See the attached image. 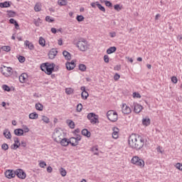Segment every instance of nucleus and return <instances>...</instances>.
<instances>
[{
	"mask_svg": "<svg viewBox=\"0 0 182 182\" xmlns=\"http://www.w3.org/2000/svg\"><path fill=\"white\" fill-rule=\"evenodd\" d=\"M24 46H26L29 50H33V49H35V46H33V43L29 42L28 40L24 41Z\"/></svg>",
	"mask_w": 182,
	"mask_h": 182,
	"instance_id": "2eb2a0df",
	"label": "nucleus"
},
{
	"mask_svg": "<svg viewBox=\"0 0 182 182\" xmlns=\"http://www.w3.org/2000/svg\"><path fill=\"white\" fill-rule=\"evenodd\" d=\"M19 147H21V144H14L13 145H11V149H12L13 150H16V149H19Z\"/></svg>",
	"mask_w": 182,
	"mask_h": 182,
	"instance_id": "c03bdc74",
	"label": "nucleus"
},
{
	"mask_svg": "<svg viewBox=\"0 0 182 182\" xmlns=\"http://www.w3.org/2000/svg\"><path fill=\"white\" fill-rule=\"evenodd\" d=\"M92 151L95 156H99L98 149L96 146H93L92 148Z\"/></svg>",
	"mask_w": 182,
	"mask_h": 182,
	"instance_id": "a19ab883",
	"label": "nucleus"
},
{
	"mask_svg": "<svg viewBox=\"0 0 182 182\" xmlns=\"http://www.w3.org/2000/svg\"><path fill=\"white\" fill-rule=\"evenodd\" d=\"M18 79H19L20 83H26V80H28V74L22 73L19 76Z\"/></svg>",
	"mask_w": 182,
	"mask_h": 182,
	"instance_id": "4468645a",
	"label": "nucleus"
},
{
	"mask_svg": "<svg viewBox=\"0 0 182 182\" xmlns=\"http://www.w3.org/2000/svg\"><path fill=\"white\" fill-rule=\"evenodd\" d=\"M1 149L2 150H4L5 151H6V150H8V149H9V146L7 144H3L1 145Z\"/></svg>",
	"mask_w": 182,
	"mask_h": 182,
	"instance_id": "de8ad7c7",
	"label": "nucleus"
},
{
	"mask_svg": "<svg viewBox=\"0 0 182 182\" xmlns=\"http://www.w3.org/2000/svg\"><path fill=\"white\" fill-rule=\"evenodd\" d=\"M133 95H134V97H137V98L141 97V96H140L139 93L134 92Z\"/></svg>",
	"mask_w": 182,
	"mask_h": 182,
	"instance_id": "69168bd1",
	"label": "nucleus"
},
{
	"mask_svg": "<svg viewBox=\"0 0 182 182\" xmlns=\"http://www.w3.org/2000/svg\"><path fill=\"white\" fill-rule=\"evenodd\" d=\"M87 119L90 120V123L92 124H96V123H99V115H96V114L93 112H90L87 114Z\"/></svg>",
	"mask_w": 182,
	"mask_h": 182,
	"instance_id": "423d86ee",
	"label": "nucleus"
},
{
	"mask_svg": "<svg viewBox=\"0 0 182 182\" xmlns=\"http://www.w3.org/2000/svg\"><path fill=\"white\" fill-rule=\"evenodd\" d=\"M109 36H111V38H116V32H114V31L110 32Z\"/></svg>",
	"mask_w": 182,
	"mask_h": 182,
	"instance_id": "0e129e2a",
	"label": "nucleus"
},
{
	"mask_svg": "<svg viewBox=\"0 0 182 182\" xmlns=\"http://www.w3.org/2000/svg\"><path fill=\"white\" fill-rule=\"evenodd\" d=\"M2 89L5 92H11V87H9V86H8L7 85H3Z\"/></svg>",
	"mask_w": 182,
	"mask_h": 182,
	"instance_id": "ea45409f",
	"label": "nucleus"
},
{
	"mask_svg": "<svg viewBox=\"0 0 182 182\" xmlns=\"http://www.w3.org/2000/svg\"><path fill=\"white\" fill-rule=\"evenodd\" d=\"M69 144H71L73 147H76L79 144V141L75 137H71L69 139Z\"/></svg>",
	"mask_w": 182,
	"mask_h": 182,
	"instance_id": "dca6fc26",
	"label": "nucleus"
},
{
	"mask_svg": "<svg viewBox=\"0 0 182 182\" xmlns=\"http://www.w3.org/2000/svg\"><path fill=\"white\" fill-rule=\"evenodd\" d=\"M142 124L144 126H149L150 124V118H144L142 119Z\"/></svg>",
	"mask_w": 182,
	"mask_h": 182,
	"instance_id": "c85d7f7f",
	"label": "nucleus"
},
{
	"mask_svg": "<svg viewBox=\"0 0 182 182\" xmlns=\"http://www.w3.org/2000/svg\"><path fill=\"white\" fill-rule=\"evenodd\" d=\"M16 176L22 180H25V178H26V173L21 168L16 170Z\"/></svg>",
	"mask_w": 182,
	"mask_h": 182,
	"instance_id": "0eeeda50",
	"label": "nucleus"
},
{
	"mask_svg": "<svg viewBox=\"0 0 182 182\" xmlns=\"http://www.w3.org/2000/svg\"><path fill=\"white\" fill-rule=\"evenodd\" d=\"M53 137L54 138V141L57 143L58 141H60V139L65 137V135L63 134V131L60 129H55L54 130Z\"/></svg>",
	"mask_w": 182,
	"mask_h": 182,
	"instance_id": "7ed1b4c3",
	"label": "nucleus"
},
{
	"mask_svg": "<svg viewBox=\"0 0 182 182\" xmlns=\"http://www.w3.org/2000/svg\"><path fill=\"white\" fill-rule=\"evenodd\" d=\"M105 3L106 6H109V7L113 6V4H112V2L109 1H105Z\"/></svg>",
	"mask_w": 182,
	"mask_h": 182,
	"instance_id": "bf43d9fd",
	"label": "nucleus"
},
{
	"mask_svg": "<svg viewBox=\"0 0 182 182\" xmlns=\"http://www.w3.org/2000/svg\"><path fill=\"white\" fill-rule=\"evenodd\" d=\"M9 6H11V3L9 1L0 3V8H9Z\"/></svg>",
	"mask_w": 182,
	"mask_h": 182,
	"instance_id": "b1692460",
	"label": "nucleus"
},
{
	"mask_svg": "<svg viewBox=\"0 0 182 182\" xmlns=\"http://www.w3.org/2000/svg\"><path fill=\"white\" fill-rule=\"evenodd\" d=\"M63 55L65 58V59H67V60H70V59H72V57H71L70 53L66 50H64L63 52Z\"/></svg>",
	"mask_w": 182,
	"mask_h": 182,
	"instance_id": "393cba45",
	"label": "nucleus"
},
{
	"mask_svg": "<svg viewBox=\"0 0 182 182\" xmlns=\"http://www.w3.org/2000/svg\"><path fill=\"white\" fill-rule=\"evenodd\" d=\"M67 123L70 129H75V122L73 121L68 119Z\"/></svg>",
	"mask_w": 182,
	"mask_h": 182,
	"instance_id": "7c9ffc66",
	"label": "nucleus"
},
{
	"mask_svg": "<svg viewBox=\"0 0 182 182\" xmlns=\"http://www.w3.org/2000/svg\"><path fill=\"white\" fill-rule=\"evenodd\" d=\"M112 138L113 139H119V128L113 127L112 128Z\"/></svg>",
	"mask_w": 182,
	"mask_h": 182,
	"instance_id": "6ab92c4d",
	"label": "nucleus"
},
{
	"mask_svg": "<svg viewBox=\"0 0 182 182\" xmlns=\"http://www.w3.org/2000/svg\"><path fill=\"white\" fill-rule=\"evenodd\" d=\"M60 173L62 177H66L67 172L65 168H60Z\"/></svg>",
	"mask_w": 182,
	"mask_h": 182,
	"instance_id": "4c0bfd02",
	"label": "nucleus"
},
{
	"mask_svg": "<svg viewBox=\"0 0 182 182\" xmlns=\"http://www.w3.org/2000/svg\"><path fill=\"white\" fill-rule=\"evenodd\" d=\"M68 4V2L65 0H59L58 5L60 6H65Z\"/></svg>",
	"mask_w": 182,
	"mask_h": 182,
	"instance_id": "58836bf2",
	"label": "nucleus"
},
{
	"mask_svg": "<svg viewBox=\"0 0 182 182\" xmlns=\"http://www.w3.org/2000/svg\"><path fill=\"white\" fill-rule=\"evenodd\" d=\"M116 50H117V48H116L115 46H112V47L109 48L107 50V53L108 55H112V53H114V52H116Z\"/></svg>",
	"mask_w": 182,
	"mask_h": 182,
	"instance_id": "412c9836",
	"label": "nucleus"
},
{
	"mask_svg": "<svg viewBox=\"0 0 182 182\" xmlns=\"http://www.w3.org/2000/svg\"><path fill=\"white\" fill-rule=\"evenodd\" d=\"M81 133L82 136H85V137H90V132H89L87 129H84L81 131Z\"/></svg>",
	"mask_w": 182,
	"mask_h": 182,
	"instance_id": "a878e982",
	"label": "nucleus"
},
{
	"mask_svg": "<svg viewBox=\"0 0 182 182\" xmlns=\"http://www.w3.org/2000/svg\"><path fill=\"white\" fill-rule=\"evenodd\" d=\"M146 141H147V139L136 134H132L128 139L129 146L132 149H135V150H141L144 147Z\"/></svg>",
	"mask_w": 182,
	"mask_h": 182,
	"instance_id": "f257e3e1",
	"label": "nucleus"
},
{
	"mask_svg": "<svg viewBox=\"0 0 182 182\" xmlns=\"http://www.w3.org/2000/svg\"><path fill=\"white\" fill-rule=\"evenodd\" d=\"M38 165L40 166V167H41V168H45V167L46 166V162H45L43 161H40Z\"/></svg>",
	"mask_w": 182,
	"mask_h": 182,
	"instance_id": "09e8293b",
	"label": "nucleus"
},
{
	"mask_svg": "<svg viewBox=\"0 0 182 182\" xmlns=\"http://www.w3.org/2000/svg\"><path fill=\"white\" fill-rule=\"evenodd\" d=\"M55 63H43L41 65L40 69H55Z\"/></svg>",
	"mask_w": 182,
	"mask_h": 182,
	"instance_id": "6e6552de",
	"label": "nucleus"
},
{
	"mask_svg": "<svg viewBox=\"0 0 182 182\" xmlns=\"http://www.w3.org/2000/svg\"><path fill=\"white\" fill-rule=\"evenodd\" d=\"M131 162L132 164H134L135 166H138L139 167H141V168L144 167V161L141 159H139V156H134L132 159Z\"/></svg>",
	"mask_w": 182,
	"mask_h": 182,
	"instance_id": "39448f33",
	"label": "nucleus"
},
{
	"mask_svg": "<svg viewBox=\"0 0 182 182\" xmlns=\"http://www.w3.org/2000/svg\"><path fill=\"white\" fill-rule=\"evenodd\" d=\"M74 90L72 88H65V93L67 95H72L73 93Z\"/></svg>",
	"mask_w": 182,
	"mask_h": 182,
	"instance_id": "a18cd8bd",
	"label": "nucleus"
},
{
	"mask_svg": "<svg viewBox=\"0 0 182 182\" xmlns=\"http://www.w3.org/2000/svg\"><path fill=\"white\" fill-rule=\"evenodd\" d=\"M134 110L135 113H140L141 110H143V106L139 104H134Z\"/></svg>",
	"mask_w": 182,
	"mask_h": 182,
	"instance_id": "a211bd4d",
	"label": "nucleus"
},
{
	"mask_svg": "<svg viewBox=\"0 0 182 182\" xmlns=\"http://www.w3.org/2000/svg\"><path fill=\"white\" fill-rule=\"evenodd\" d=\"M107 117L108 120L114 123V122H117L119 116L117 115V112L113 110H109L107 112Z\"/></svg>",
	"mask_w": 182,
	"mask_h": 182,
	"instance_id": "20e7f679",
	"label": "nucleus"
},
{
	"mask_svg": "<svg viewBox=\"0 0 182 182\" xmlns=\"http://www.w3.org/2000/svg\"><path fill=\"white\" fill-rule=\"evenodd\" d=\"M122 111L124 114H130L132 113V109L126 104L122 105Z\"/></svg>",
	"mask_w": 182,
	"mask_h": 182,
	"instance_id": "1a4fd4ad",
	"label": "nucleus"
},
{
	"mask_svg": "<svg viewBox=\"0 0 182 182\" xmlns=\"http://www.w3.org/2000/svg\"><path fill=\"white\" fill-rule=\"evenodd\" d=\"M16 176V171L8 170L5 172V176L6 178H14Z\"/></svg>",
	"mask_w": 182,
	"mask_h": 182,
	"instance_id": "9d476101",
	"label": "nucleus"
},
{
	"mask_svg": "<svg viewBox=\"0 0 182 182\" xmlns=\"http://www.w3.org/2000/svg\"><path fill=\"white\" fill-rule=\"evenodd\" d=\"M41 23H42V20L41 19V18H38L37 19L33 20V23L36 26H40Z\"/></svg>",
	"mask_w": 182,
	"mask_h": 182,
	"instance_id": "473e14b6",
	"label": "nucleus"
},
{
	"mask_svg": "<svg viewBox=\"0 0 182 182\" xmlns=\"http://www.w3.org/2000/svg\"><path fill=\"white\" fill-rule=\"evenodd\" d=\"M15 15H16V13L12 10L7 11V16L9 18H14Z\"/></svg>",
	"mask_w": 182,
	"mask_h": 182,
	"instance_id": "cd10ccee",
	"label": "nucleus"
},
{
	"mask_svg": "<svg viewBox=\"0 0 182 182\" xmlns=\"http://www.w3.org/2000/svg\"><path fill=\"white\" fill-rule=\"evenodd\" d=\"M76 19L78 22H83V21H85V17H83L82 15H80L77 16Z\"/></svg>",
	"mask_w": 182,
	"mask_h": 182,
	"instance_id": "37998d69",
	"label": "nucleus"
},
{
	"mask_svg": "<svg viewBox=\"0 0 182 182\" xmlns=\"http://www.w3.org/2000/svg\"><path fill=\"white\" fill-rule=\"evenodd\" d=\"M109 55H104V60H105V63H109Z\"/></svg>",
	"mask_w": 182,
	"mask_h": 182,
	"instance_id": "13d9d810",
	"label": "nucleus"
},
{
	"mask_svg": "<svg viewBox=\"0 0 182 182\" xmlns=\"http://www.w3.org/2000/svg\"><path fill=\"white\" fill-rule=\"evenodd\" d=\"M41 9L42 7L41 6V4L39 3H37L34 6V11H36V12H39L41 11Z\"/></svg>",
	"mask_w": 182,
	"mask_h": 182,
	"instance_id": "f704fd0d",
	"label": "nucleus"
},
{
	"mask_svg": "<svg viewBox=\"0 0 182 182\" xmlns=\"http://www.w3.org/2000/svg\"><path fill=\"white\" fill-rule=\"evenodd\" d=\"M20 146H21V147H26V143L24 141H22L20 142Z\"/></svg>",
	"mask_w": 182,
	"mask_h": 182,
	"instance_id": "338daca9",
	"label": "nucleus"
},
{
	"mask_svg": "<svg viewBox=\"0 0 182 182\" xmlns=\"http://www.w3.org/2000/svg\"><path fill=\"white\" fill-rule=\"evenodd\" d=\"M36 110H39V112H42L43 110V105L41 103L36 104Z\"/></svg>",
	"mask_w": 182,
	"mask_h": 182,
	"instance_id": "72a5a7b5",
	"label": "nucleus"
},
{
	"mask_svg": "<svg viewBox=\"0 0 182 182\" xmlns=\"http://www.w3.org/2000/svg\"><path fill=\"white\" fill-rule=\"evenodd\" d=\"M9 23L12 25H14L16 29L19 30V23H18V21H16V20H15L14 18H10Z\"/></svg>",
	"mask_w": 182,
	"mask_h": 182,
	"instance_id": "aec40b11",
	"label": "nucleus"
},
{
	"mask_svg": "<svg viewBox=\"0 0 182 182\" xmlns=\"http://www.w3.org/2000/svg\"><path fill=\"white\" fill-rule=\"evenodd\" d=\"M75 60H71V62H68L65 63V68L66 69H75V68H76V63H75Z\"/></svg>",
	"mask_w": 182,
	"mask_h": 182,
	"instance_id": "f8f14e48",
	"label": "nucleus"
},
{
	"mask_svg": "<svg viewBox=\"0 0 182 182\" xmlns=\"http://www.w3.org/2000/svg\"><path fill=\"white\" fill-rule=\"evenodd\" d=\"M4 135L6 137V139H11L12 137V135L11 134V132L6 129L4 132Z\"/></svg>",
	"mask_w": 182,
	"mask_h": 182,
	"instance_id": "c756f323",
	"label": "nucleus"
},
{
	"mask_svg": "<svg viewBox=\"0 0 182 182\" xmlns=\"http://www.w3.org/2000/svg\"><path fill=\"white\" fill-rule=\"evenodd\" d=\"M57 143H60L61 146H63L64 147H66V146H69V139L63 137L60 139V141H58Z\"/></svg>",
	"mask_w": 182,
	"mask_h": 182,
	"instance_id": "f3484780",
	"label": "nucleus"
},
{
	"mask_svg": "<svg viewBox=\"0 0 182 182\" xmlns=\"http://www.w3.org/2000/svg\"><path fill=\"white\" fill-rule=\"evenodd\" d=\"M96 5L97 8L102 11V12H106V9H105V6H102V4L97 2Z\"/></svg>",
	"mask_w": 182,
	"mask_h": 182,
	"instance_id": "e433bc0d",
	"label": "nucleus"
},
{
	"mask_svg": "<svg viewBox=\"0 0 182 182\" xmlns=\"http://www.w3.org/2000/svg\"><path fill=\"white\" fill-rule=\"evenodd\" d=\"M120 79V75L115 73L114 75V80L117 81Z\"/></svg>",
	"mask_w": 182,
	"mask_h": 182,
	"instance_id": "6e6d98bb",
	"label": "nucleus"
},
{
	"mask_svg": "<svg viewBox=\"0 0 182 182\" xmlns=\"http://www.w3.org/2000/svg\"><path fill=\"white\" fill-rule=\"evenodd\" d=\"M42 120L44 123H49V118L46 116H43Z\"/></svg>",
	"mask_w": 182,
	"mask_h": 182,
	"instance_id": "5fc2aeb1",
	"label": "nucleus"
},
{
	"mask_svg": "<svg viewBox=\"0 0 182 182\" xmlns=\"http://www.w3.org/2000/svg\"><path fill=\"white\" fill-rule=\"evenodd\" d=\"M82 109H83V105H82V104H78L77 105V112H82Z\"/></svg>",
	"mask_w": 182,
	"mask_h": 182,
	"instance_id": "603ef678",
	"label": "nucleus"
},
{
	"mask_svg": "<svg viewBox=\"0 0 182 182\" xmlns=\"http://www.w3.org/2000/svg\"><path fill=\"white\" fill-rule=\"evenodd\" d=\"M114 9H115V11H117V12H120V11H122V8L120 7L119 4L114 5Z\"/></svg>",
	"mask_w": 182,
	"mask_h": 182,
	"instance_id": "8fccbe9b",
	"label": "nucleus"
},
{
	"mask_svg": "<svg viewBox=\"0 0 182 182\" xmlns=\"http://www.w3.org/2000/svg\"><path fill=\"white\" fill-rule=\"evenodd\" d=\"M53 169L52 168V166H48L47 168L48 173H51Z\"/></svg>",
	"mask_w": 182,
	"mask_h": 182,
	"instance_id": "774afa93",
	"label": "nucleus"
},
{
	"mask_svg": "<svg viewBox=\"0 0 182 182\" xmlns=\"http://www.w3.org/2000/svg\"><path fill=\"white\" fill-rule=\"evenodd\" d=\"M18 59V62H20V63H23V62H25V60H26L25 57H23L22 55H19Z\"/></svg>",
	"mask_w": 182,
	"mask_h": 182,
	"instance_id": "3c124183",
	"label": "nucleus"
},
{
	"mask_svg": "<svg viewBox=\"0 0 182 182\" xmlns=\"http://www.w3.org/2000/svg\"><path fill=\"white\" fill-rule=\"evenodd\" d=\"M76 46L82 52H86V50L88 48L87 41L85 38H80L77 42Z\"/></svg>",
	"mask_w": 182,
	"mask_h": 182,
	"instance_id": "f03ea898",
	"label": "nucleus"
},
{
	"mask_svg": "<svg viewBox=\"0 0 182 182\" xmlns=\"http://www.w3.org/2000/svg\"><path fill=\"white\" fill-rule=\"evenodd\" d=\"M78 69H86V65H85V64H80L78 65Z\"/></svg>",
	"mask_w": 182,
	"mask_h": 182,
	"instance_id": "052dcab7",
	"label": "nucleus"
},
{
	"mask_svg": "<svg viewBox=\"0 0 182 182\" xmlns=\"http://www.w3.org/2000/svg\"><path fill=\"white\" fill-rule=\"evenodd\" d=\"M43 72H45L46 75H50L53 72H56L58 70L55 69H41Z\"/></svg>",
	"mask_w": 182,
	"mask_h": 182,
	"instance_id": "5701e85b",
	"label": "nucleus"
},
{
	"mask_svg": "<svg viewBox=\"0 0 182 182\" xmlns=\"http://www.w3.org/2000/svg\"><path fill=\"white\" fill-rule=\"evenodd\" d=\"M14 134H16V136H23V129H15Z\"/></svg>",
	"mask_w": 182,
	"mask_h": 182,
	"instance_id": "4be33fe9",
	"label": "nucleus"
},
{
	"mask_svg": "<svg viewBox=\"0 0 182 182\" xmlns=\"http://www.w3.org/2000/svg\"><path fill=\"white\" fill-rule=\"evenodd\" d=\"M81 97L82 99H84V100H86V99L89 97V93H87L86 91H82L81 93Z\"/></svg>",
	"mask_w": 182,
	"mask_h": 182,
	"instance_id": "2f4dec72",
	"label": "nucleus"
},
{
	"mask_svg": "<svg viewBox=\"0 0 182 182\" xmlns=\"http://www.w3.org/2000/svg\"><path fill=\"white\" fill-rule=\"evenodd\" d=\"M46 22H49V23L55 22V19L53 18L50 17V16H47L46 17Z\"/></svg>",
	"mask_w": 182,
	"mask_h": 182,
	"instance_id": "79ce46f5",
	"label": "nucleus"
},
{
	"mask_svg": "<svg viewBox=\"0 0 182 182\" xmlns=\"http://www.w3.org/2000/svg\"><path fill=\"white\" fill-rule=\"evenodd\" d=\"M3 50H4V52H10L11 50V46H4L2 47Z\"/></svg>",
	"mask_w": 182,
	"mask_h": 182,
	"instance_id": "49530a36",
	"label": "nucleus"
},
{
	"mask_svg": "<svg viewBox=\"0 0 182 182\" xmlns=\"http://www.w3.org/2000/svg\"><path fill=\"white\" fill-rule=\"evenodd\" d=\"M28 117L29 119H38V117H39V115L36 112H32L28 115Z\"/></svg>",
	"mask_w": 182,
	"mask_h": 182,
	"instance_id": "bb28decb",
	"label": "nucleus"
},
{
	"mask_svg": "<svg viewBox=\"0 0 182 182\" xmlns=\"http://www.w3.org/2000/svg\"><path fill=\"white\" fill-rule=\"evenodd\" d=\"M75 139H77V141H80V140H82V136L79 135V134H77L76 135V137H75Z\"/></svg>",
	"mask_w": 182,
	"mask_h": 182,
	"instance_id": "e2e57ef3",
	"label": "nucleus"
},
{
	"mask_svg": "<svg viewBox=\"0 0 182 182\" xmlns=\"http://www.w3.org/2000/svg\"><path fill=\"white\" fill-rule=\"evenodd\" d=\"M175 167H176V168H178V170H180L181 171H182V164L180 163H177L175 165Z\"/></svg>",
	"mask_w": 182,
	"mask_h": 182,
	"instance_id": "864d4df0",
	"label": "nucleus"
},
{
	"mask_svg": "<svg viewBox=\"0 0 182 182\" xmlns=\"http://www.w3.org/2000/svg\"><path fill=\"white\" fill-rule=\"evenodd\" d=\"M1 73H2V75L6 76V77H9V76H12V73H14V70L4 69L1 70Z\"/></svg>",
	"mask_w": 182,
	"mask_h": 182,
	"instance_id": "9b49d317",
	"label": "nucleus"
},
{
	"mask_svg": "<svg viewBox=\"0 0 182 182\" xmlns=\"http://www.w3.org/2000/svg\"><path fill=\"white\" fill-rule=\"evenodd\" d=\"M45 38L43 37H40L38 40V43L41 45V46H45Z\"/></svg>",
	"mask_w": 182,
	"mask_h": 182,
	"instance_id": "c9c22d12",
	"label": "nucleus"
},
{
	"mask_svg": "<svg viewBox=\"0 0 182 182\" xmlns=\"http://www.w3.org/2000/svg\"><path fill=\"white\" fill-rule=\"evenodd\" d=\"M58 55V50L55 48L51 49L48 53L49 59H55V57Z\"/></svg>",
	"mask_w": 182,
	"mask_h": 182,
	"instance_id": "ddd939ff",
	"label": "nucleus"
},
{
	"mask_svg": "<svg viewBox=\"0 0 182 182\" xmlns=\"http://www.w3.org/2000/svg\"><path fill=\"white\" fill-rule=\"evenodd\" d=\"M171 82H172L173 83H177V77L173 76V77H171Z\"/></svg>",
	"mask_w": 182,
	"mask_h": 182,
	"instance_id": "680f3d73",
	"label": "nucleus"
},
{
	"mask_svg": "<svg viewBox=\"0 0 182 182\" xmlns=\"http://www.w3.org/2000/svg\"><path fill=\"white\" fill-rule=\"evenodd\" d=\"M14 144H21V141H19V138L16 136V137L14 138Z\"/></svg>",
	"mask_w": 182,
	"mask_h": 182,
	"instance_id": "4d7b16f0",
	"label": "nucleus"
}]
</instances>
